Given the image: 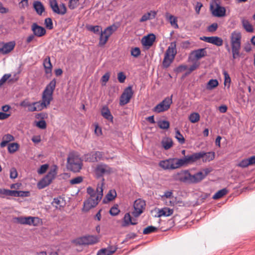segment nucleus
Here are the masks:
<instances>
[{
  "label": "nucleus",
  "instance_id": "4d7b16f0",
  "mask_svg": "<svg viewBox=\"0 0 255 255\" xmlns=\"http://www.w3.org/2000/svg\"><path fill=\"white\" fill-rule=\"evenodd\" d=\"M79 0H70L69 3V7L71 9H75L78 6Z\"/></svg>",
  "mask_w": 255,
  "mask_h": 255
},
{
  "label": "nucleus",
  "instance_id": "79ce46f5",
  "mask_svg": "<svg viewBox=\"0 0 255 255\" xmlns=\"http://www.w3.org/2000/svg\"><path fill=\"white\" fill-rule=\"evenodd\" d=\"M169 122L167 121H160L158 122V126L161 129H167L169 128Z\"/></svg>",
  "mask_w": 255,
  "mask_h": 255
},
{
  "label": "nucleus",
  "instance_id": "412c9836",
  "mask_svg": "<svg viewBox=\"0 0 255 255\" xmlns=\"http://www.w3.org/2000/svg\"><path fill=\"white\" fill-rule=\"evenodd\" d=\"M213 14L217 17H222L225 15L226 9L223 6H221L219 4H216V8L212 11Z\"/></svg>",
  "mask_w": 255,
  "mask_h": 255
},
{
  "label": "nucleus",
  "instance_id": "0e129e2a",
  "mask_svg": "<svg viewBox=\"0 0 255 255\" xmlns=\"http://www.w3.org/2000/svg\"><path fill=\"white\" fill-rule=\"evenodd\" d=\"M17 176V172L16 169L13 167L10 170V178L11 179H15Z\"/></svg>",
  "mask_w": 255,
  "mask_h": 255
},
{
  "label": "nucleus",
  "instance_id": "9b49d317",
  "mask_svg": "<svg viewBox=\"0 0 255 255\" xmlns=\"http://www.w3.org/2000/svg\"><path fill=\"white\" fill-rule=\"evenodd\" d=\"M133 95V91L131 86H128L126 88L121 96L120 100V105L124 106L129 102L130 99Z\"/></svg>",
  "mask_w": 255,
  "mask_h": 255
},
{
  "label": "nucleus",
  "instance_id": "4468645a",
  "mask_svg": "<svg viewBox=\"0 0 255 255\" xmlns=\"http://www.w3.org/2000/svg\"><path fill=\"white\" fill-rule=\"evenodd\" d=\"M191 174L188 170H182L178 173L175 176V179L181 182L187 183H191Z\"/></svg>",
  "mask_w": 255,
  "mask_h": 255
},
{
  "label": "nucleus",
  "instance_id": "e2e57ef3",
  "mask_svg": "<svg viewBox=\"0 0 255 255\" xmlns=\"http://www.w3.org/2000/svg\"><path fill=\"white\" fill-rule=\"evenodd\" d=\"M126 76L122 72H120L118 74V79L119 82L123 83L125 82Z\"/></svg>",
  "mask_w": 255,
  "mask_h": 255
},
{
  "label": "nucleus",
  "instance_id": "5701e85b",
  "mask_svg": "<svg viewBox=\"0 0 255 255\" xmlns=\"http://www.w3.org/2000/svg\"><path fill=\"white\" fill-rule=\"evenodd\" d=\"M43 66L45 69V72L46 74H51L52 72V65L50 61L49 56L46 57L43 61Z\"/></svg>",
  "mask_w": 255,
  "mask_h": 255
},
{
  "label": "nucleus",
  "instance_id": "a878e982",
  "mask_svg": "<svg viewBox=\"0 0 255 255\" xmlns=\"http://www.w3.org/2000/svg\"><path fill=\"white\" fill-rule=\"evenodd\" d=\"M195 57L199 60L207 55L206 48H200L193 51Z\"/></svg>",
  "mask_w": 255,
  "mask_h": 255
},
{
  "label": "nucleus",
  "instance_id": "5fc2aeb1",
  "mask_svg": "<svg viewBox=\"0 0 255 255\" xmlns=\"http://www.w3.org/2000/svg\"><path fill=\"white\" fill-rule=\"evenodd\" d=\"M120 211L118 208V205L112 207L110 210V214L112 216H116L119 214Z\"/></svg>",
  "mask_w": 255,
  "mask_h": 255
},
{
  "label": "nucleus",
  "instance_id": "aec40b11",
  "mask_svg": "<svg viewBox=\"0 0 255 255\" xmlns=\"http://www.w3.org/2000/svg\"><path fill=\"white\" fill-rule=\"evenodd\" d=\"M101 115L105 119L112 122H113V116L111 114L108 106H105L102 108L101 109Z\"/></svg>",
  "mask_w": 255,
  "mask_h": 255
},
{
  "label": "nucleus",
  "instance_id": "ea45409f",
  "mask_svg": "<svg viewBox=\"0 0 255 255\" xmlns=\"http://www.w3.org/2000/svg\"><path fill=\"white\" fill-rule=\"evenodd\" d=\"M175 130V138L180 144H183L185 141L184 137L178 129L176 128Z\"/></svg>",
  "mask_w": 255,
  "mask_h": 255
},
{
  "label": "nucleus",
  "instance_id": "49530a36",
  "mask_svg": "<svg viewBox=\"0 0 255 255\" xmlns=\"http://www.w3.org/2000/svg\"><path fill=\"white\" fill-rule=\"evenodd\" d=\"M131 55L134 57H138L141 53L140 50L138 47L132 48L130 50Z\"/></svg>",
  "mask_w": 255,
  "mask_h": 255
},
{
  "label": "nucleus",
  "instance_id": "cd10ccee",
  "mask_svg": "<svg viewBox=\"0 0 255 255\" xmlns=\"http://www.w3.org/2000/svg\"><path fill=\"white\" fill-rule=\"evenodd\" d=\"M173 213V210L168 207H165L158 212V217L166 216L168 217L171 215Z\"/></svg>",
  "mask_w": 255,
  "mask_h": 255
},
{
  "label": "nucleus",
  "instance_id": "c756f323",
  "mask_svg": "<svg viewBox=\"0 0 255 255\" xmlns=\"http://www.w3.org/2000/svg\"><path fill=\"white\" fill-rule=\"evenodd\" d=\"M242 23L244 28L248 32H252L254 31V28L250 22L244 18L242 19Z\"/></svg>",
  "mask_w": 255,
  "mask_h": 255
},
{
  "label": "nucleus",
  "instance_id": "473e14b6",
  "mask_svg": "<svg viewBox=\"0 0 255 255\" xmlns=\"http://www.w3.org/2000/svg\"><path fill=\"white\" fill-rule=\"evenodd\" d=\"M166 16L168 20L169 21L170 23L172 26H173L175 28H178V25L177 24V19L176 17L172 15H168V13H166Z\"/></svg>",
  "mask_w": 255,
  "mask_h": 255
},
{
  "label": "nucleus",
  "instance_id": "c85d7f7f",
  "mask_svg": "<svg viewBox=\"0 0 255 255\" xmlns=\"http://www.w3.org/2000/svg\"><path fill=\"white\" fill-rule=\"evenodd\" d=\"M116 196L117 193L115 190H110L104 199L103 202L106 203L108 201H112L116 198Z\"/></svg>",
  "mask_w": 255,
  "mask_h": 255
},
{
  "label": "nucleus",
  "instance_id": "7ed1b4c3",
  "mask_svg": "<svg viewBox=\"0 0 255 255\" xmlns=\"http://www.w3.org/2000/svg\"><path fill=\"white\" fill-rule=\"evenodd\" d=\"M83 166L82 160L77 155L71 153L67 158V168L74 172H79Z\"/></svg>",
  "mask_w": 255,
  "mask_h": 255
},
{
  "label": "nucleus",
  "instance_id": "c03bdc74",
  "mask_svg": "<svg viewBox=\"0 0 255 255\" xmlns=\"http://www.w3.org/2000/svg\"><path fill=\"white\" fill-rule=\"evenodd\" d=\"M19 145L17 143H10L8 146V151L9 153H14L18 148Z\"/></svg>",
  "mask_w": 255,
  "mask_h": 255
},
{
  "label": "nucleus",
  "instance_id": "37998d69",
  "mask_svg": "<svg viewBox=\"0 0 255 255\" xmlns=\"http://www.w3.org/2000/svg\"><path fill=\"white\" fill-rule=\"evenodd\" d=\"M162 144L164 148L166 150H167L172 146L173 142L171 139L169 138L167 139L165 141H162Z\"/></svg>",
  "mask_w": 255,
  "mask_h": 255
},
{
  "label": "nucleus",
  "instance_id": "f257e3e1",
  "mask_svg": "<svg viewBox=\"0 0 255 255\" xmlns=\"http://www.w3.org/2000/svg\"><path fill=\"white\" fill-rule=\"evenodd\" d=\"M242 34L239 31H233L230 36V43L231 48L229 45H226V48L228 52L232 51L233 58L234 59L240 56V51L241 48Z\"/></svg>",
  "mask_w": 255,
  "mask_h": 255
},
{
  "label": "nucleus",
  "instance_id": "393cba45",
  "mask_svg": "<svg viewBox=\"0 0 255 255\" xmlns=\"http://www.w3.org/2000/svg\"><path fill=\"white\" fill-rule=\"evenodd\" d=\"M0 194L9 196L19 197V191L0 188Z\"/></svg>",
  "mask_w": 255,
  "mask_h": 255
},
{
  "label": "nucleus",
  "instance_id": "e433bc0d",
  "mask_svg": "<svg viewBox=\"0 0 255 255\" xmlns=\"http://www.w3.org/2000/svg\"><path fill=\"white\" fill-rule=\"evenodd\" d=\"M99 34L100 35V36L99 39V45L100 46H103L107 43L109 37L108 35L105 34L103 31Z\"/></svg>",
  "mask_w": 255,
  "mask_h": 255
},
{
  "label": "nucleus",
  "instance_id": "2eb2a0df",
  "mask_svg": "<svg viewBox=\"0 0 255 255\" xmlns=\"http://www.w3.org/2000/svg\"><path fill=\"white\" fill-rule=\"evenodd\" d=\"M33 34L37 37H42L44 36L46 32L45 29L37 24V23H33L31 26Z\"/></svg>",
  "mask_w": 255,
  "mask_h": 255
},
{
  "label": "nucleus",
  "instance_id": "774afa93",
  "mask_svg": "<svg viewBox=\"0 0 255 255\" xmlns=\"http://www.w3.org/2000/svg\"><path fill=\"white\" fill-rule=\"evenodd\" d=\"M97 255H111L106 248L99 250Z\"/></svg>",
  "mask_w": 255,
  "mask_h": 255
},
{
  "label": "nucleus",
  "instance_id": "7c9ffc66",
  "mask_svg": "<svg viewBox=\"0 0 255 255\" xmlns=\"http://www.w3.org/2000/svg\"><path fill=\"white\" fill-rule=\"evenodd\" d=\"M210 41L209 43L213 44L217 46H221L223 44V39L218 36H211Z\"/></svg>",
  "mask_w": 255,
  "mask_h": 255
},
{
  "label": "nucleus",
  "instance_id": "a18cd8bd",
  "mask_svg": "<svg viewBox=\"0 0 255 255\" xmlns=\"http://www.w3.org/2000/svg\"><path fill=\"white\" fill-rule=\"evenodd\" d=\"M44 24L46 28L51 30L53 28V25L52 19L51 18H46L44 20Z\"/></svg>",
  "mask_w": 255,
  "mask_h": 255
},
{
  "label": "nucleus",
  "instance_id": "603ef678",
  "mask_svg": "<svg viewBox=\"0 0 255 255\" xmlns=\"http://www.w3.org/2000/svg\"><path fill=\"white\" fill-rule=\"evenodd\" d=\"M36 218L35 217H25V225H35L34 224V220Z\"/></svg>",
  "mask_w": 255,
  "mask_h": 255
},
{
  "label": "nucleus",
  "instance_id": "2f4dec72",
  "mask_svg": "<svg viewBox=\"0 0 255 255\" xmlns=\"http://www.w3.org/2000/svg\"><path fill=\"white\" fill-rule=\"evenodd\" d=\"M218 85L219 82L217 79H212L207 83L206 88L208 90H211L217 87Z\"/></svg>",
  "mask_w": 255,
  "mask_h": 255
},
{
  "label": "nucleus",
  "instance_id": "3c124183",
  "mask_svg": "<svg viewBox=\"0 0 255 255\" xmlns=\"http://www.w3.org/2000/svg\"><path fill=\"white\" fill-rule=\"evenodd\" d=\"M106 172V168L103 166H99L96 169V173L99 176H101Z\"/></svg>",
  "mask_w": 255,
  "mask_h": 255
},
{
  "label": "nucleus",
  "instance_id": "6e6552de",
  "mask_svg": "<svg viewBox=\"0 0 255 255\" xmlns=\"http://www.w3.org/2000/svg\"><path fill=\"white\" fill-rule=\"evenodd\" d=\"M99 239L97 236L89 235L78 238L73 241L76 245L88 246L97 243Z\"/></svg>",
  "mask_w": 255,
  "mask_h": 255
},
{
  "label": "nucleus",
  "instance_id": "f704fd0d",
  "mask_svg": "<svg viewBox=\"0 0 255 255\" xmlns=\"http://www.w3.org/2000/svg\"><path fill=\"white\" fill-rule=\"evenodd\" d=\"M87 28L88 30L96 34H99L102 31V28L99 25H88L87 26Z\"/></svg>",
  "mask_w": 255,
  "mask_h": 255
},
{
  "label": "nucleus",
  "instance_id": "0eeeda50",
  "mask_svg": "<svg viewBox=\"0 0 255 255\" xmlns=\"http://www.w3.org/2000/svg\"><path fill=\"white\" fill-rule=\"evenodd\" d=\"M56 170L57 166H54L50 170L47 174L37 183V187L39 189L44 188L52 182L57 174Z\"/></svg>",
  "mask_w": 255,
  "mask_h": 255
},
{
  "label": "nucleus",
  "instance_id": "4c0bfd02",
  "mask_svg": "<svg viewBox=\"0 0 255 255\" xmlns=\"http://www.w3.org/2000/svg\"><path fill=\"white\" fill-rule=\"evenodd\" d=\"M228 193V190L226 188H223L217 192H216L213 196V199H218L222 198L224 195H226Z\"/></svg>",
  "mask_w": 255,
  "mask_h": 255
},
{
  "label": "nucleus",
  "instance_id": "20e7f679",
  "mask_svg": "<svg viewBox=\"0 0 255 255\" xmlns=\"http://www.w3.org/2000/svg\"><path fill=\"white\" fill-rule=\"evenodd\" d=\"M176 54V43L175 41L172 42L165 53L162 62L163 67L167 68L170 65L173 61Z\"/></svg>",
  "mask_w": 255,
  "mask_h": 255
},
{
  "label": "nucleus",
  "instance_id": "39448f33",
  "mask_svg": "<svg viewBox=\"0 0 255 255\" xmlns=\"http://www.w3.org/2000/svg\"><path fill=\"white\" fill-rule=\"evenodd\" d=\"M56 80L53 79L46 87L43 92L42 101L44 106H48L52 100V95L55 89Z\"/></svg>",
  "mask_w": 255,
  "mask_h": 255
},
{
  "label": "nucleus",
  "instance_id": "dca6fc26",
  "mask_svg": "<svg viewBox=\"0 0 255 255\" xmlns=\"http://www.w3.org/2000/svg\"><path fill=\"white\" fill-rule=\"evenodd\" d=\"M15 44L14 41L0 44V53L5 54L10 52L14 48Z\"/></svg>",
  "mask_w": 255,
  "mask_h": 255
},
{
  "label": "nucleus",
  "instance_id": "1a4fd4ad",
  "mask_svg": "<svg viewBox=\"0 0 255 255\" xmlns=\"http://www.w3.org/2000/svg\"><path fill=\"white\" fill-rule=\"evenodd\" d=\"M172 95L170 97L165 98L152 109V111L156 113H160L167 111L172 103Z\"/></svg>",
  "mask_w": 255,
  "mask_h": 255
},
{
  "label": "nucleus",
  "instance_id": "864d4df0",
  "mask_svg": "<svg viewBox=\"0 0 255 255\" xmlns=\"http://www.w3.org/2000/svg\"><path fill=\"white\" fill-rule=\"evenodd\" d=\"M33 104L35 105L37 111H41L47 107L46 106H44L41 101L33 102Z\"/></svg>",
  "mask_w": 255,
  "mask_h": 255
},
{
  "label": "nucleus",
  "instance_id": "8fccbe9b",
  "mask_svg": "<svg viewBox=\"0 0 255 255\" xmlns=\"http://www.w3.org/2000/svg\"><path fill=\"white\" fill-rule=\"evenodd\" d=\"M249 165H250V163H249L248 158H246V159H243L237 164L238 166L241 167L242 168H246Z\"/></svg>",
  "mask_w": 255,
  "mask_h": 255
},
{
  "label": "nucleus",
  "instance_id": "423d86ee",
  "mask_svg": "<svg viewBox=\"0 0 255 255\" xmlns=\"http://www.w3.org/2000/svg\"><path fill=\"white\" fill-rule=\"evenodd\" d=\"M159 166L164 169L173 170L182 167L180 158H169L161 161Z\"/></svg>",
  "mask_w": 255,
  "mask_h": 255
},
{
  "label": "nucleus",
  "instance_id": "4be33fe9",
  "mask_svg": "<svg viewBox=\"0 0 255 255\" xmlns=\"http://www.w3.org/2000/svg\"><path fill=\"white\" fill-rule=\"evenodd\" d=\"M33 8L36 13L39 15H41L42 13L45 11L44 6L40 1H35L33 2Z\"/></svg>",
  "mask_w": 255,
  "mask_h": 255
},
{
  "label": "nucleus",
  "instance_id": "ddd939ff",
  "mask_svg": "<svg viewBox=\"0 0 255 255\" xmlns=\"http://www.w3.org/2000/svg\"><path fill=\"white\" fill-rule=\"evenodd\" d=\"M145 202L140 199L136 200L133 204L134 211L132 212L134 217H138L143 212L145 207Z\"/></svg>",
  "mask_w": 255,
  "mask_h": 255
},
{
  "label": "nucleus",
  "instance_id": "13d9d810",
  "mask_svg": "<svg viewBox=\"0 0 255 255\" xmlns=\"http://www.w3.org/2000/svg\"><path fill=\"white\" fill-rule=\"evenodd\" d=\"M87 192L90 196V198H94L97 196L95 190L91 187L89 186L87 188Z\"/></svg>",
  "mask_w": 255,
  "mask_h": 255
},
{
  "label": "nucleus",
  "instance_id": "f3484780",
  "mask_svg": "<svg viewBox=\"0 0 255 255\" xmlns=\"http://www.w3.org/2000/svg\"><path fill=\"white\" fill-rule=\"evenodd\" d=\"M155 40V36L153 34H150L144 36L141 39V43L143 45L150 47L152 45Z\"/></svg>",
  "mask_w": 255,
  "mask_h": 255
},
{
  "label": "nucleus",
  "instance_id": "72a5a7b5",
  "mask_svg": "<svg viewBox=\"0 0 255 255\" xmlns=\"http://www.w3.org/2000/svg\"><path fill=\"white\" fill-rule=\"evenodd\" d=\"M84 158L86 161L94 162L97 161V157L95 156V152H91L85 154Z\"/></svg>",
  "mask_w": 255,
  "mask_h": 255
},
{
  "label": "nucleus",
  "instance_id": "f8f14e48",
  "mask_svg": "<svg viewBox=\"0 0 255 255\" xmlns=\"http://www.w3.org/2000/svg\"><path fill=\"white\" fill-rule=\"evenodd\" d=\"M49 4L52 11L55 13L64 15L67 12V8L64 3H62L59 6L56 0H50Z\"/></svg>",
  "mask_w": 255,
  "mask_h": 255
},
{
  "label": "nucleus",
  "instance_id": "6ab92c4d",
  "mask_svg": "<svg viewBox=\"0 0 255 255\" xmlns=\"http://www.w3.org/2000/svg\"><path fill=\"white\" fill-rule=\"evenodd\" d=\"M200 153L203 154L201 158H202L203 162H210L215 158V153L214 152H205L204 151H200Z\"/></svg>",
  "mask_w": 255,
  "mask_h": 255
},
{
  "label": "nucleus",
  "instance_id": "9d476101",
  "mask_svg": "<svg viewBox=\"0 0 255 255\" xmlns=\"http://www.w3.org/2000/svg\"><path fill=\"white\" fill-rule=\"evenodd\" d=\"M202 155L200 152H195L191 155L185 156L180 158L182 166L192 164L201 158Z\"/></svg>",
  "mask_w": 255,
  "mask_h": 255
},
{
  "label": "nucleus",
  "instance_id": "a19ab883",
  "mask_svg": "<svg viewBox=\"0 0 255 255\" xmlns=\"http://www.w3.org/2000/svg\"><path fill=\"white\" fill-rule=\"evenodd\" d=\"M157 231V228L152 226H148L146 228H145L143 231V234L144 235H148L151 233L156 232Z\"/></svg>",
  "mask_w": 255,
  "mask_h": 255
},
{
  "label": "nucleus",
  "instance_id": "69168bd1",
  "mask_svg": "<svg viewBox=\"0 0 255 255\" xmlns=\"http://www.w3.org/2000/svg\"><path fill=\"white\" fill-rule=\"evenodd\" d=\"M2 139L5 140L7 142H9L14 140V137L10 134H6L3 136Z\"/></svg>",
  "mask_w": 255,
  "mask_h": 255
},
{
  "label": "nucleus",
  "instance_id": "09e8293b",
  "mask_svg": "<svg viewBox=\"0 0 255 255\" xmlns=\"http://www.w3.org/2000/svg\"><path fill=\"white\" fill-rule=\"evenodd\" d=\"M83 180V178L82 176H77L74 178L70 180V183L72 184H77L81 183Z\"/></svg>",
  "mask_w": 255,
  "mask_h": 255
},
{
  "label": "nucleus",
  "instance_id": "052dcab7",
  "mask_svg": "<svg viewBox=\"0 0 255 255\" xmlns=\"http://www.w3.org/2000/svg\"><path fill=\"white\" fill-rule=\"evenodd\" d=\"M223 75L224 76V84L226 85L227 83H229V84L231 83V78L230 77L226 71H223Z\"/></svg>",
  "mask_w": 255,
  "mask_h": 255
},
{
  "label": "nucleus",
  "instance_id": "bf43d9fd",
  "mask_svg": "<svg viewBox=\"0 0 255 255\" xmlns=\"http://www.w3.org/2000/svg\"><path fill=\"white\" fill-rule=\"evenodd\" d=\"M218 27L217 23H213L208 27L207 30L209 32H213L217 29Z\"/></svg>",
  "mask_w": 255,
  "mask_h": 255
},
{
  "label": "nucleus",
  "instance_id": "f03ea898",
  "mask_svg": "<svg viewBox=\"0 0 255 255\" xmlns=\"http://www.w3.org/2000/svg\"><path fill=\"white\" fill-rule=\"evenodd\" d=\"M102 180L104 181V179L103 178ZM103 185L104 182L98 184L96 190L97 196L95 199L93 198H89L84 202L82 209L83 211L88 212L98 204L103 196Z\"/></svg>",
  "mask_w": 255,
  "mask_h": 255
},
{
  "label": "nucleus",
  "instance_id": "a211bd4d",
  "mask_svg": "<svg viewBox=\"0 0 255 255\" xmlns=\"http://www.w3.org/2000/svg\"><path fill=\"white\" fill-rule=\"evenodd\" d=\"M157 11L155 10H150L144 14L139 19L140 22H143L148 20L154 18L157 14Z\"/></svg>",
  "mask_w": 255,
  "mask_h": 255
},
{
  "label": "nucleus",
  "instance_id": "680f3d73",
  "mask_svg": "<svg viewBox=\"0 0 255 255\" xmlns=\"http://www.w3.org/2000/svg\"><path fill=\"white\" fill-rule=\"evenodd\" d=\"M48 168V165L47 164L42 165L38 170V173L40 174L44 173Z\"/></svg>",
  "mask_w": 255,
  "mask_h": 255
},
{
  "label": "nucleus",
  "instance_id": "de8ad7c7",
  "mask_svg": "<svg viewBox=\"0 0 255 255\" xmlns=\"http://www.w3.org/2000/svg\"><path fill=\"white\" fill-rule=\"evenodd\" d=\"M200 63L198 62H195L193 63L189 68L188 71L186 72L185 75H188L190 74L192 71L196 70L197 68L199 67Z\"/></svg>",
  "mask_w": 255,
  "mask_h": 255
},
{
  "label": "nucleus",
  "instance_id": "6e6d98bb",
  "mask_svg": "<svg viewBox=\"0 0 255 255\" xmlns=\"http://www.w3.org/2000/svg\"><path fill=\"white\" fill-rule=\"evenodd\" d=\"M36 126L40 129H45L46 128V123L44 120H40L36 122Z\"/></svg>",
  "mask_w": 255,
  "mask_h": 255
},
{
  "label": "nucleus",
  "instance_id": "58836bf2",
  "mask_svg": "<svg viewBox=\"0 0 255 255\" xmlns=\"http://www.w3.org/2000/svg\"><path fill=\"white\" fill-rule=\"evenodd\" d=\"M200 115L197 113H193L189 117V120L192 123H195L200 120Z\"/></svg>",
  "mask_w": 255,
  "mask_h": 255
},
{
  "label": "nucleus",
  "instance_id": "bb28decb",
  "mask_svg": "<svg viewBox=\"0 0 255 255\" xmlns=\"http://www.w3.org/2000/svg\"><path fill=\"white\" fill-rule=\"evenodd\" d=\"M204 178L203 177V173L198 172L194 175H191V183H196L202 180Z\"/></svg>",
  "mask_w": 255,
  "mask_h": 255
},
{
  "label": "nucleus",
  "instance_id": "c9c22d12",
  "mask_svg": "<svg viewBox=\"0 0 255 255\" xmlns=\"http://www.w3.org/2000/svg\"><path fill=\"white\" fill-rule=\"evenodd\" d=\"M117 26L115 24L107 27L103 31L104 34L108 35L109 37L110 36L117 30Z\"/></svg>",
  "mask_w": 255,
  "mask_h": 255
},
{
  "label": "nucleus",
  "instance_id": "338daca9",
  "mask_svg": "<svg viewBox=\"0 0 255 255\" xmlns=\"http://www.w3.org/2000/svg\"><path fill=\"white\" fill-rule=\"evenodd\" d=\"M61 198L60 197L54 198L53 199V201L52 202V204L53 206H55L56 207V208H58V207H57L58 205H59L60 206H61Z\"/></svg>",
  "mask_w": 255,
  "mask_h": 255
},
{
  "label": "nucleus",
  "instance_id": "b1692460",
  "mask_svg": "<svg viewBox=\"0 0 255 255\" xmlns=\"http://www.w3.org/2000/svg\"><path fill=\"white\" fill-rule=\"evenodd\" d=\"M137 224V222H132L131 217L129 213H126L123 219V222L122 224V227H126L129 225H135Z\"/></svg>",
  "mask_w": 255,
  "mask_h": 255
}]
</instances>
